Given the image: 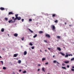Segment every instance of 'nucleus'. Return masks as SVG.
Listing matches in <instances>:
<instances>
[{
	"label": "nucleus",
	"instance_id": "f257e3e1",
	"mask_svg": "<svg viewBox=\"0 0 74 74\" xmlns=\"http://www.w3.org/2000/svg\"><path fill=\"white\" fill-rule=\"evenodd\" d=\"M17 19L18 21H20L21 19V18L20 17H17V18H15L14 19V21H15Z\"/></svg>",
	"mask_w": 74,
	"mask_h": 74
},
{
	"label": "nucleus",
	"instance_id": "f03ea898",
	"mask_svg": "<svg viewBox=\"0 0 74 74\" xmlns=\"http://www.w3.org/2000/svg\"><path fill=\"white\" fill-rule=\"evenodd\" d=\"M51 28L52 29V30L53 31L55 30V25H51Z\"/></svg>",
	"mask_w": 74,
	"mask_h": 74
},
{
	"label": "nucleus",
	"instance_id": "7ed1b4c3",
	"mask_svg": "<svg viewBox=\"0 0 74 74\" xmlns=\"http://www.w3.org/2000/svg\"><path fill=\"white\" fill-rule=\"evenodd\" d=\"M45 36L46 37H48V38H50L51 37L50 35L48 34H46Z\"/></svg>",
	"mask_w": 74,
	"mask_h": 74
},
{
	"label": "nucleus",
	"instance_id": "20e7f679",
	"mask_svg": "<svg viewBox=\"0 0 74 74\" xmlns=\"http://www.w3.org/2000/svg\"><path fill=\"white\" fill-rule=\"evenodd\" d=\"M14 37H18V34L16 33H15L14 34Z\"/></svg>",
	"mask_w": 74,
	"mask_h": 74
},
{
	"label": "nucleus",
	"instance_id": "39448f33",
	"mask_svg": "<svg viewBox=\"0 0 74 74\" xmlns=\"http://www.w3.org/2000/svg\"><path fill=\"white\" fill-rule=\"evenodd\" d=\"M0 10H5V9L4 8L1 7L0 8Z\"/></svg>",
	"mask_w": 74,
	"mask_h": 74
},
{
	"label": "nucleus",
	"instance_id": "423d86ee",
	"mask_svg": "<svg viewBox=\"0 0 74 74\" xmlns=\"http://www.w3.org/2000/svg\"><path fill=\"white\" fill-rule=\"evenodd\" d=\"M53 63H58V64H59V62H57L56 61V60H54L53 62Z\"/></svg>",
	"mask_w": 74,
	"mask_h": 74
},
{
	"label": "nucleus",
	"instance_id": "0eeeda50",
	"mask_svg": "<svg viewBox=\"0 0 74 74\" xmlns=\"http://www.w3.org/2000/svg\"><path fill=\"white\" fill-rule=\"evenodd\" d=\"M9 15H13V13L12 12H9Z\"/></svg>",
	"mask_w": 74,
	"mask_h": 74
},
{
	"label": "nucleus",
	"instance_id": "6e6552de",
	"mask_svg": "<svg viewBox=\"0 0 74 74\" xmlns=\"http://www.w3.org/2000/svg\"><path fill=\"white\" fill-rule=\"evenodd\" d=\"M56 14H53L52 16V17H55V16H56Z\"/></svg>",
	"mask_w": 74,
	"mask_h": 74
},
{
	"label": "nucleus",
	"instance_id": "1a4fd4ad",
	"mask_svg": "<svg viewBox=\"0 0 74 74\" xmlns=\"http://www.w3.org/2000/svg\"><path fill=\"white\" fill-rule=\"evenodd\" d=\"M18 54H14V57H16V56H18Z\"/></svg>",
	"mask_w": 74,
	"mask_h": 74
},
{
	"label": "nucleus",
	"instance_id": "9d476101",
	"mask_svg": "<svg viewBox=\"0 0 74 74\" xmlns=\"http://www.w3.org/2000/svg\"><path fill=\"white\" fill-rule=\"evenodd\" d=\"M27 54V51H25L24 52V55H26Z\"/></svg>",
	"mask_w": 74,
	"mask_h": 74
},
{
	"label": "nucleus",
	"instance_id": "9b49d317",
	"mask_svg": "<svg viewBox=\"0 0 74 74\" xmlns=\"http://www.w3.org/2000/svg\"><path fill=\"white\" fill-rule=\"evenodd\" d=\"M57 49L59 51H61V49L60 47H58Z\"/></svg>",
	"mask_w": 74,
	"mask_h": 74
},
{
	"label": "nucleus",
	"instance_id": "f8f14e48",
	"mask_svg": "<svg viewBox=\"0 0 74 74\" xmlns=\"http://www.w3.org/2000/svg\"><path fill=\"white\" fill-rule=\"evenodd\" d=\"M18 14H16V15H15V16H16V18H16H16H18Z\"/></svg>",
	"mask_w": 74,
	"mask_h": 74
},
{
	"label": "nucleus",
	"instance_id": "ddd939ff",
	"mask_svg": "<svg viewBox=\"0 0 74 74\" xmlns=\"http://www.w3.org/2000/svg\"><path fill=\"white\" fill-rule=\"evenodd\" d=\"M4 31V28H2L1 29V32H3Z\"/></svg>",
	"mask_w": 74,
	"mask_h": 74
},
{
	"label": "nucleus",
	"instance_id": "4468645a",
	"mask_svg": "<svg viewBox=\"0 0 74 74\" xmlns=\"http://www.w3.org/2000/svg\"><path fill=\"white\" fill-rule=\"evenodd\" d=\"M39 33H40V34H41L42 33H43V31H40L39 32Z\"/></svg>",
	"mask_w": 74,
	"mask_h": 74
},
{
	"label": "nucleus",
	"instance_id": "2eb2a0df",
	"mask_svg": "<svg viewBox=\"0 0 74 74\" xmlns=\"http://www.w3.org/2000/svg\"><path fill=\"white\" fill-rule=\"evenodd\" d=\"M37 36V34H36L33 37L34 38H36Z\"/></svg>",
	"mask_w": 74,
	"mask_h": 74
},
{
	"label": "nucleus",
	"instance_id": "dca6fc26",
	"mask_svg": "<svg viewBox=\"0 0 74 74\" xmlns=\"http://www.w3.org/2000/svg\"><path fill=\"white\" fill-rule=\"evenodd\" d=\"M60 53L61 54V55H63V56H64V55H65V54H64L61 52H60Z\"/></svg>",
	"mask_w": 74,
	"mask_h": 74
},
{
	"label": "nucleus",
	"instance_id": "f3484780",
	"mask_svg": "<svg viewBox=\"0 0 74 74\" xmlns=\"http://www.w3.org/2000/svg\"><path fill=\"white\" fill-rule=\"evenodd\" d=\"M29 31L31 33H34L33 31H32V30H31V29H29Z\"/></svg>",
	"mask_w": 74,
	"mask_h": 74
},
{
	"label": "nucleus",
	"instance_id": "a211bd4d",
	"mask_svg": "<svg viewBox=\"0 0 74 74\" xmlns=\"http://www.w3.org/2000/svg\"><path fill=\"white\" fill-rule=\"evenodd\" d=\"M62 69H65V70H66V67H64L62 66Z\"/></svg>",
	"mask_w": 74,
	"mask_h": 74
},
{
	"label": "nucleus",
	"instance_id": "6ab92c4d",
	"mask_svg": "<svg viewBox=\"0 0 74 74\" xmlns=\"http://www.w3.org/2000/svg\"><path fill=\"white\" fill-rule=\"evenodd\" d=\"M64 63H69V61H64Z\"/></svg>",
	"mask_w": 74,
	"mask_h": 74
},
{
	"label": "nucleus",
	"instance_id": "aec40b11",
	"mask_svg": "<svg viewBox=\"0 0 74 74\" xmlns=\"http://www.w3.org/2000/svg\"><path fill=\"white\" fill-rule=\"evenodd\" d=\"M57 38H58L59 39H60V36H57Z\"/></svg>",
	"mask_w": 74,
	"mask_h": 74
},
{
	"label": "nucleus",
	"instance_id": "412c9836",
	"mask_svg": "<svg viewBox=\"0 0 74 74\" xmlns=\"http://www.w3.org/2000/svg\"><path fill=\"white\" fill-rule=\"evenodd\" d=\"M12 21V20H11L8 21L9 23H11V22Z\"/></svg>",
	"mask_w": 74,
	"mask_h": 74
},
{
	"label": "nucleus",
	"instance_id": "4be33fe9",
	"mask_svg": "<svg viewBox=\"0 0 74 74\" xmlns=\"http://www.w3.org/2000/svg\"><path fill=\"white\" fill-rule=\"evenodd\" d=\"M18 63H21V60H18Z\"/></svg>",
	"mask_w": 74,
	"mask_h": 74
},
{
	"label": "nucleus",
	"instance_id": "5701e85b",
	"mask_svg": "<svg viewBox=\"0 0 74 74\" xmlns=\"http://www.w3.org/2000/svg\"><path fill=\"white\" fill-rule=\"evenodd\" d=\"M42 71H43L44 72H45V70H44V68H42Z\"/></svg>",
	"mask_w": 74,
	"mask_h": 74
},
{
	"label": "nucleus",
	"instance_id": "b1692460",
	"mask_svg": "<svg viewBox=\"0 0 74 74\" xmlns=\"http://www.w3.org/2000/svg\"><path fill=\"white\" fill-rule=\"evenodd\" d=\"M55 22V23H58V21L57 20H56V21H54Z\"/></svg>",
	"mask_w": 74,
	"mask_h": 74
},
{
	"label": "nucleus",
	"instance_id": "393cba45",
	"mask_svg": "<svg viewBox=\"0 0 74 74\" xmlns=\"http://www.w3.org/2000/svg\"><path fill=\"white\" fill-rule=\"evenodd\" d=\"M29 45H31V46H32V45H33V44H32V43L30 42V43H29Z\"/></svg>",
	"mask_w": 74,
	"mask_h": 74
},
{
	"label": "nucleus",
	"instance_id": "a878e982",
	"mask_svg": "<svg viewBox=\"0 0 74 74\" xmlns=\"http://www.w3.org/2000/svg\"><path fill=\"white\" fill-rule=\"evenodd\" d=\"M71 61H73V60H74V58H72L71 59Z\"/></svg>",
	"mask_w": 74,
	"mask_h": 74
},
{
	"label": "nucleus",
	"instance_id": "bb28decb",
	"mask_svg": "<svg viewBox=\"0 0 74 74\" xmlns=\"http://www.w3.org/2000/svg\"><path fill=\"white\" fill-rule=\"evenodd\" d=\"M68 55H66L65 56V58H68Z\"/></svg>",
	"mask_w": 74,
	"mask_h": 74
},
{
	"label": "nucleus",
	"instance_id": "cd10ccee",
	"mask_svg": "<svg viewBox=\"0 0 74 74\" xmlns=\"http://www.w3.org/2000/svg\"><path fill=\"white\" fill-rule=\"evenodd\" d=\"M45 58H43L42 59V61H44V60H45Z\"/></svg>",
	"mask_w": 74,
	"mask_h": 74
},
{
	"label": "nucleus",
	"instance_id": "c85d7f7f",
	"mask_svg": "<svg viewBox=\"0 0 74 74\" xmlns=\"http://www.w3.org/2000/svg\"><path fill=\"white\" fill-rule=\"evenodd\" d=\"M23 73H26V71H24L23 72Z\"/></svg>",
	"mask_w": 74,
	"mask_h": 74
},
{
	"label": "nucleus",
	"instance_id": "c756f323",
	"mask_svg": "<svg viewBox=\"0 0 74 74\" xmlns=\"http://www.w3.org/2000/svg\"><path fill=\"white\" fill-rule=\"evenodd\" d=\"M3 70H5V69H6V68L5 67H3Z\"/></svg>",
	"mask_w": 74,
	"mask_h": 74
},
{
	"label": "nucleus",
	"instance_id": "7c9ffc66",
	"mask_svg": "<svg viewBox=\"0 0 74 74\" xmlns=\"http://www.w3.org/2000/svg\"><path fill=\"white\" fill-rule=\"evenodd\" d=\"M5 21H8V18H5Z\"/></svg>",
	"mask_w": 74,
	"mask_h": 74
},
{
	"label": "nucleus",
	"instance_id": "2f4dec72",
	"mask_svg": "<svg viewBox=\"0 0 74 74\" xmlns=\"http://www.w3.org/2000/svg\"><path fill=\"white\" fill-rule=\"evenodd\" d=\"M14 22H15V21L14 20L11 22V23H14Z\"/></svg>",
	"mask_w": 74,
	"mask_h": 74
},
{
	"label": "nucleus",
	"instance_id": "473e14b6",
	"mask_svg": "<svg viewBox=\"0 0 74 74\" xmlns=\"http://www.w3.org/2000/svg\"><path fill=\"white\" fill-rule=\"evenodd\" d=\"M71 71H74V69L72 68L71 69Z\"/></svg>",
	"mask_w": 74,
	"mask_h": 74
},
{
	"label": "nucleus",
	"instance_id": "72a5a7b5",
	"mask_svg": "<svg viewBox=\"0 0 74 74\" xmlns=\"http://www.w3.org/2000/svg\"><path fill=\"white\" fill-rule=\"evenodd\" d=\"M29 21H32V19H29Z\"/></svg>",
	"mask_w": 74,
	"mask_h": 74
},
{
	"label": "nucleus",
	"instance_id": "f704fd0d",
	"mask_svg": "<svg viewBox=\"0 0 74 74\" xmlns=\"http://www.w3.org/2000/svg\"><path fill=\"white\" fill-rule=\"evenodd\" d=\"M1 62L2 63L3 65V61H1Z\"/></svg>",
	"mask_w": 74,
	"mask_h": 74
},
{
	"label": "nucleus",
	"instance_id": "c9c22d12",
	"mask_svg": "<svg viewBox=\"0 0 74 74\" xmlns=\"http://www.w3.org/2000/svg\"><path fill=\"white\" fill-rule=\"evenodd\" d=\"M34 49V47H32V49Z\"/></svg>",
	"mask_w": 74,
	"mask_h": 74
},
{
	"label": "nucleus",
	"instance_id": "e433bc0d",
	"mask_svg": "<svg viewBox=\"0 0 74 74\" xmlns=\"http://www.w3.org/2000/svg\"><path fill=\"white\" fill-rule=\"evenodd\" d=\"M23 21H24V19H22V22H23Z\"/></svg>",
	"mask_w": 74,
	"mask_h": 74
},
{
	"label": "nucleus",
	"instance_id": "4c0bfd02",
	"mask_svg": "<svg viewBox=\"0 0 74 74\" xmlns=\"http://www.w3.org/2000/svg\"><path fill=\"white\" fill-rule=\"evenodd\" d=\"M44 42H46L47 43V40H44Z\"/></svg>",
	"mask_w": 74,
	"mask_h": 74
},
{
	"label": "nucleus",
	"instance_id": "58836bf2",
	"mask_svg": "<svg viewBox=\"0 0 74 74\" xmlns=\"http://www.w3.org/2000/svg\"><path fill=\"white\" fill-rule=\"evenodd\" d=\"M67 67L68 68H69V67H70V66L69 65H67Z\"/></svg>",
	"mask_w": 74,
	"mask_h": 74
},
{
	"label": "nucleus",
	"instance_id": "ea45409f",
	"mask_svg": "<svg viewBox=\"0 0 74 74\" xmlns=\"http://www.w3.org/2000/svg\"><path fill=\"white\" fill-rule=\"evenodd\" d=\"M64 65H65V64H64V63H63L62 64V66H64Z\"/></svg>",
	"mask_w": 74,
	"mask_h": 74
},
{
	"label": "nucleus",
	"instance_id": "a19ab883",
	"mask_svg": "<svg viewBox=\"0 0 74 74\" xmlns=\"http://www.w3.org/2000/svg\"><path fill=\"white\" fill-rule=\"evenodd\" d=\"M21 39L22 40V41H23V40H24L23 37V38H21Z\"/></svg>",
	"mask_w": 74,
	"mask_h": 74
},
{
	"label": "nucleus",
	"instance_id": "79ce46f5",
	"mask_svg": "<svg viewBox=\"0 0 74 74\" xmlns=\"http://www.w3.org/2000/svg\"><path fill=\"white\" fill-rule=\"evenodd\" d=\"M45 64H48V62H47L45 63Z\"/></svg>",
	"mask_w": 74,
	"mask_h": 74
},
{
	"label": "nucleus",
	"instance_id": "37998d69",
	"mask_svg": "<svg viewBox=\"0 0 74 74\" xmlns=\"http://www.w3.org/2000/svg\"><path fill=\"white\" fill-rule=\"evenodd\" d=\"M14 18V17H12V19H14V18Z\"/></svg>",
	"mask_w": 74,
	"mask_h": 74
},
{
	"label": "nucleus",
	"instance_id": "c03bdc74",
	"mask_svg": "<svg viewBox=\"0 0 74 74\" xmlns=\"http://www.w3.org/2000/svg\"><path fill=\"white\" fill-rule=\"evenodd\" d=\"M21 71H22V70H21V69H20V70H19V71L20 72H21Z\"/></svg>",
	"mask_w": 74,
	"mask_h": 74
},
{
	"label": "nucleus",
	"instance_id": "a18cd8bd",
	"mask_svg": "<svg viewBox=\"0 0 74 74\" xmlns=\"http://www.w3.org/2000/svg\"><path fill=\"white\" fill-rule=\"evenodd\" d=\"M38 66H40V64H38Z\"/></svg>",
	"mask_w": 74,
	"mask_h": 74
},
{
	"label": "nucleus",
	"instance_id": "49530a36",
	"mask_svg": "<svg viewBox=\"0 0 74 74\" xmlns=\"http://www.w3.org/2000/svg\"><path fill=\"white\" fill-rule=\"evenodd\" d=\"M68 55V56H71V54H69Z\"/></svg>",
	"mask_w": 74,
	"mask_h": 74
},
{
	"label": "nucleus",
	"instance_id": "de8ad7c7",
	"mask_svg": "<svg viewBox=\"0 0 74 74\" xmlns=\"http://www.w3.org/2000/svg\"><path fill=\"white\" fill-rule=\"evenodd\" d=\"M53 58H55V55H53Z\"/></svg>",
	"mask_w": 74,
	"mask_h": 74
},
{
	"label": "nucleus",
	"instance_id": "09e8293b",
	"mask_svg": "<svg viewBox=\"0 0 74 74\" xmlns=\"http://www.w3.org/2000/svg\"><path fill=\"white\" fill-rule=\"evenodd\" d=\"M40 69H38V71H40Z\"/></svg>",
	"mask_w": 74,
	"mask_h": 74
},
{
	"label": "nucleus",
	"instance_id": "8fccbe9b",
	"mask_svg": "<svg viewBox=\"0 0 74 74\" xmlns=\"http://www.w3.org/2000/svg\"><path fill=\"white\" fill-rule=\"evenodd\" d=\"M48 48L49 50L50 49H51L50 48Z\"/></svg>",
	"mask_w": 74,
	"mask_h": 74
},
{
	"label": "nucleus",
	"instance_id": "3c124183",
	"mask_svg": "<svg viewBox=\"0 0 74 74\" xmlns=\"http://www.w3.org/2000/svg\"><path fill=\"white\" fill-rule=\"evenodd\" d=\"M66 24H67V23H66L65 22V24L66 25Z\"/></svg>",
	"mask_w": 74,
	"mask_h": 74
},
{
	"label": "nucleus",
	"instance_id": "603ef678",
	"mask_svg": "<svg viewBox=\"0 0 74 74\" xmlns=\"http://www.w3.org/2000/svg\"><path fill=\"white\" fill-rule=\"evenodd\" d=\"M69 26H71V25H69Z\"/></svg>",
	"mask_w": 74,
	"mask_h": 74
},
{
	"label": "nucleus",
	"instance_id": "864d4df0",
	"mask_svg": "<svg viewBox=\"0 0 74 74\" xmlns=\"http://www.w3.org/2000/svg\"><path fill=\"white\" fill-rule=\"evenodd\" d=\"M71 56H73V55L72 54H71Z\"/></svg>",
	"mask_w": 74,
	"mask_h": 74
},
{
	"label": "nucleus",
	"instance_id": "5fc2aeb1",
	"mask_svg": "<svg viewBox=\"0 0 74 74\" xmlns=\"http://www.w3.org/2000/svg\"><path fill=\"white\" fill-rule=\"evenodd\" d=\"M0 58H2V57H1V56H0Z\"/></svg>",
	"mask_w": 74,
	"mask_h": 74
},
{
	"label": "nucleus",
	"instance_id": "6e6d98bb",
	"mask_svg": "<svg viewBox=\"0 0 74 74\" xmlns=\"http://www.w3.org/2000/svg\"><path fill=\"white\" fill-rule=\"evenodd\" d=\"M72 68H73V69H74V66H72Z\"/></svg>",
	"mask_w": 74,
	"mask_h": 74
},
{
	"label": "nucleus",
	"instance_id": "4d7b16f0",
	"mask_svg": "<svg viewBox=\"0 0 74 74\" xmlns=\"http://www.w3.org/2000/svg\"><path fill=\"white\" fill-rule=\"evenodd\" d=\"M45 52H47V50H45Z\"/></svg>",
	"mask_w": 74,
	"mask_h": 74
},
{
	"label": "nucleus",
	"instance_id": "13d9d810",
	"mask_svg": "<svg viewBox=\"0 0 74 74\" xmlns=\"http://www.w3.org/2000/svg\"><path fill=\"white\" fill-rule=\"evenodd\" d=\"M8 36H9V34H8Z\"/></svg>",
	"mask_w": 74,
	"mask_h": 74
},
{
	"label": "nucleus",
	"instance_id": "bf43d9fd",
	"mask_svg": "<svg viewBox=\"0 0 74 74\" xmlns=\"http://www.w3.org/2000/svg\"><path fill=\"white\" fill-rule=\"evenodd\" d=\"M16 59V60H18V58H17Z\"/></svg>",
	"mask_w": 74,
	"mask_h": 74
},
{
	"label": "nucleus",
	"instance_id": "052dcab7",
	"mask_svg": "<svg viewBox=\"0 0 74 74\" xmlns=\"http://www.w3.org/2000/svg\"><path fill=\"white\" fill-rule=\"evenodd\" d=\"M40 52H41V50H40Z\"/></svg>",
	"mask_w": 74,
	"mask_h": 74
},
{
	"label": "nucleus",
	"instance_id": "680f3d73",
	"mask_svg": "<svg viewBox=\"0 0 74 74\" xmlns=\"http://www.w3.org/2000/svg\"><path fill=\"white\" fill-rule=\"evenodd\" d=\"M14 59H16V58H14Z\"/></svg>",
	"mask_w": 74,
	"mask_h": 74
}]
</instances>
